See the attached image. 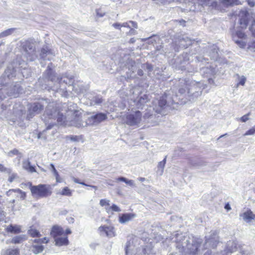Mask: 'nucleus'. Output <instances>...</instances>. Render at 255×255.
Wrapping results in <instances>:
<instances>
[{
  "label": "nucleus",
  "instance_id": "nucleus-17",
  "mask_svg": "<svg viewBox=\"0 0 255 255\" xmlns=\"http://www.w3.org/2000/svg\"><path fill=\"white\" fill-rule=\"evenodd\" d=\"M114 227L112 226H100L98 230L100 232H104L108 237H112L115 236Z\"/></svg>",
  "mask_w": 255,
  "mask_h": 255
},
{
  "label": "nucleus",
  "instance_id": "nucleus-28",
  "mask_svg": "<svg viewBox=\"0 0 255 255\" xmlns=\"http://www.w3.org/2000/svg\"><path fill=\"white\" fill-rule=\"evenodd\" d=\"M44 249L43 246L33 245L31 246V251L35 255H37L42 253Z\"/></svg>",
  "mask_w": 255,
  "mask_h": 255
},
{
  "label": "nucleus",
  "instance_id": "nucleus-21",
  "mask_svg": "<svg viewBox=\"0 0 255 255\" xmlns=\"http://www.w3.org/2000/svg\"><path fill=\"white\" fill-rule=\"evenodd\" d=\"M135 217V215L132 213L123 214L119 217V222L121 224H126L131 221Z\"/></svg>",
  "mask_w": 255,
  "mask_h": 255
},
{
  "label": "nucleus",
  "instance_id": "nucleus-57",
  "mask_svg": "<svg viewBox=\"0 0 255 255\" xmlns=\"http://www.w3.org/2000/svg\"><path fill=\"white\" fill-rule=\"evenodd\" d=\"M113 26L116 29H121V23H115L113 24Z\"/></svg>",
  "mask_w": 255,
  "mask_h": 255
},
{
  "label": "nucleus",
  "instance_id": "nucleus-24",
  "mask_svg": "<svg viewBox=\"0 0 255 255\" xmlns=\"http://www.w3.org/2000/svg\"><path fill=\"white\" fill-rule=\"evenodd\" d=\"M55 245L58 247L67 246L69 244V241L67 237H58L54 238Z\"/></svg>",
  "mask_w": 255,
  "mask_h": 255
},
{
  "label": "nucleus",
  "instance_id": "nucleus-40",
  "mask_svg": "<svg viewBox=\"0 0 255 255\" xmlns=\"http://www.w3.org/2000/svg\"><path fill=\"white\" fill-rule=\"evenodd\" d=\"M24 240V237L21 236H16L13 237L11 241V243L13 244H19Z\"/></svg>",
  "mask_w": 255,
  "mask_h": 255
},
{
  "label": "nucleus",
  "instance_id": "nucleus-41",
  "mask_svg": "<svg viewBox=\"0 0 255 255\" xmlns=\"http://www.w3.org/2000/svg\"><path fill=\"white\" fill-rule=\"evenodd\" d=\"M61 194L64 196H70L72 193L71 190L67 187H65L63 189Z\"/></svg>",
  "mask_w": 255,
  "mask_h": 255
},
{
  "label": "nucleus",
  "instance_id": "nucleus-36",
  "mask_svg": "<svg viewBox=\"0 0 255 255\" xmlns=\"http://www.w3.org/2000/svg\"><path fill=\"white\" fill-rule=\"evenodd\" d=\"M50 166L51 167V171L53 173L54 176L56 178V182H60L61 181H60L59 175L58 174V172H57V171L55 169L54 165L53 163H51Z\"/></svg>",
  "mask_w": 255,
  "mask_h": 255
},
{
  "label": "nucleus",
  "instance_id": "nucleus-26",
  "mask_svg": "<svg viewBox=\"0 0 255 255\" xmlns=\"http://www.w3.org/2000/svg\"><path fill=\"white\" fill-rule=\"evenodd\" d=\"M179 46L187 48L188 46L192 44V40L187 36L183 37L179 40Z\"/></svg>",
  "mask_w": 255,
  "mask_h": 255
},
{
  "label": "nucleus",
  "instance_id": "nucleus-47",
  "mask_svg": "<svg viewBox=\"0 0 255 255\" xmlns=\"http://www.w3.org/2000/svg\"><path fill=\"white\" fill-rule=\"evenodd\" d=\"M156 51H158V54H163L166 53H167L168 52L167 51H165L163 49V47L161 45L159 46V47H157L156 49Z\"/></svg>",
  "mask_w": 255,
  "mask_h": 255
},
{
  "label": "nucleus",
  "instance_id": "nucleus-2",
  "mask_svg": "<svg viewBox=\"0 0 255 255\" xmlns=\"http://www.w3.org/2000/svg\"><path fill=\"white\" fill-rule=\"evenodd\" d=\"M182 81H184L185 87L180 88L179 89V100H183L185 98L189 101H194L201 95L202 90L204 89L202 83L189 79L182 80Z\"/></svg>",
  "mask_w": 255,
  "mask_h": 255
},
{
  "label": "nucleus",
  "instance_id": "nucleus-34",
  "mask_svg": "<svg viewBox=\"0 0 255 255\" xmlns=\"http://www.w3.org/2000/svg\"><path fill=\"white\" fill-rule=\"evenodd\" d=\"M221 1L227 6L238 5L240 3L238 0H221Z\"/></svg>",
  "mask_w": 255,
  "mask_h": 255
},
{
  "label": "nucleus",
  "instance_id": "nucleus-38",
  "mask_svg": "<svg viewBox=\"0 0 255 255\" xmlns=\"http://www.w3.org/2000/svg\"><path fill=\"white\" fill-rule=\"evenodd\" d=\"M118 181H123L126 183L127 184L130 186H134V181L132 180H128L126 178L124 177H120L117 179Z\"/></svg>",
  "mask_w": 255,
  "mask_h": 255
},
{
  "label": "nucleus",
  "instance_id": "nucleus-30",
  "mask_svg": "<svg viewBox=\"0 0 255 255\" xmlns=\"http://www.w3.org/2000/svg\"><path fill=\"white\" fill-rule=\"evenodd\" d=\"M199 3L202 5H208L212 7L216 6V2L215 0H198Z\"/></svg>",
  "mask_w": 255,
  "mask_h": 255
},
{
  "label": "nucleus",
  "instance_id": "nucleus-3",
  "mask_svg": "<svg viewBox=\"0 0 255 255\" xmlns=\"http://www.w3.org/2000/svg\"><path fill=\"white\" fill-rule=\"evenodd\" d=\"M202 243V240L192 237L183 236L179 240L177 248L181 250V252H185L191 255H200L201 253L200 248Z\"/></svg>",
  "mask_w": 255,
  "mask_h": 255
},
{
  "label": "nucleus",
  "instance_id": "nucleus-12",
  "mask_svg": "<svg viewBox=\"0 0 255 255\" xmlns=\"http://www.w3.org/2000/svg\"><path fill=\"white\" fill-rule=\"evenodd\" d=\"M44 109V106L40 103L37 102L31 104L28 108L26 118L29 120L35 115L38 114Z\"/></svg>",
  "mask_w": 255,
  "mask_h": 255
},
{
  "label": "nucleus",
  "instance_id": "nucleus-50",
  "mask_svg": "<svg viewBox=\"0 0 255 255\" xmlns=\"http://www.w3.org/2000/svg\"><path fill=\"white\" fill-rule=\"evenodd\" d=\"M6 216V213L3 210H0V222L4 221Z\"/></svg>",
  "mask_w": 255,
  "mask_h": 255
},
{
  "label": "nucleus",
  "instance_id": "nucleus-35",
  "mask_svg": "<svg viewBox=\"0 0 255 255\" xmlns=\"http://www.w3.org/2000/svg\"><path fill=\"white\" fill-rule=\"evenodd\" d=\"M15 30V28L7 29L0 33V38L6 37L11 35Z\"/></svg>",
  "mask_w": 255,
  "mask_h": 255
},
{
  "label": "nucleus",
  "instance_id": "nucleus-64",
  "mask_svg": "<svg viewBox=\"0 0 255 255\" xmlns=\"http://www.w3.org/2000/svg\"><path fill=\"white\" fill-rule=\"evenodd\" d=\"M225 209L228 211H229L231 209L230 205L229 203H227L225 206Z\"/></svg>",
  "mask_w": 255,
  "mask_h": 255
},
{
  "label": "nucleus",
  "instance_id": "nucleus-13",
  "mask_svg": "<svg viewBox=\"0 0 255 255\" xmlns=\"http://www.w3.org/2000/svg\"><path fill=\"white\" fill-rule=\"evenodd\" d=\"M141 120V113L136 111L133 114H129L127 117V124L130 126H136L140 123Z\"/></svg>",
  "mask_w": 255,
  "mask_h": 255
},
{
  "label": "nucleus",
  "instance_id": "nucleus-32",
  "mask_svg": "<svg viewBox=\"0 0 255 255\" xmlns=\"http://www.w3.org/2000/svg\"><path fill=\"white\" fill-rule=\"evenodd\" d=\"M1 255H19V253L17 249H9L2 251Z\"/></svg>",
  "mask_w": 255,
  "mask_h": 255
},
{
  "label": "nucleus",
  "instance_id": "nucleus-33",
  "mask_svg": "<svg viewBox=\"0 0 255 255\" xmlns=\"http://www.w3.org/2000/svg\"><path fill=\"white\" fill-rule=\"evenodd\" d=\"M6 231L8 232L18 233L20 231V228L16 225H10L6 228Z\"/></svg>",
  "mask_w": 255,
  "mask_h": 255
},
{
  "label": "nucleus",
  "instance_id": "nucleus-55",
  "mask_svg": "<svg viewBox=\"0 0 255 255\" xmlns=\"http://www.w3.org/2000/svg\"><path fill=\"white\" fill-rule=\"evenodd\" d=\"M196 58H197V61H198V62H203L204 61H205V63H208V59H207L205 58H203L202 57H196Z\"/></svg>",
  "mask_w": 255,
  "mask_h": 255
},
{
  "label": "nucleus",
  "instance_id": "nucleus-31",
  "mask_svg": "<svg viewBox=\"0 0 255 255\" xmlns=\"http://www.w3.org/2000/svg\"><path fill=\"white\" fill-rule=\"evenodd\" d=\"M12 192L17 193V197H19L22 200H24L26 197V193L19 189L9 190L8 193L10 194Z\"/></svg>",
  "mask_w": 255,
  "mask_h": 255
},
{
  "label": "nucleus",
  "instance_id": "nucleus-18",
  "mask_svg": "<svg viewBox=\"0 0 255 255\" xmlns=\"http://www.w3.org/2000/svg\"><path fill=\"white\" fill-rule=\"evenodd\" d=\"M64 233V230L62 227L57 225H54L52 227L50 235L54 239L62 235Z\"/></svg>",
  "mask_w": 255,
  "mask_h": 255
},
{
  "label": "nucleus",
  "instance_id": "nucleus-1",
  "mask_svg": "<svg viewBox=\"0 0 255 255\" xmlns=\"http://www.w3.org/2000/svg\"><path fill=\"white\" fill-rule=\"evenodd\" d=\"M52 63H50L47 67L46 72L43 74L42 77H40L36 83L37 87H39L42 90H47L60 93L63 97H67L69 95L66 89V86L76 93L82 92L84 87L81 85L79 86L75 82L74 77L72 75H63L61 77L57 76L53 73L51 68Z\"/></svg>",
  "mask_w": 255,
  "mask_h": 255
},
{
  "label": "nucleus",
  "instance_id": "nucleus-59",
  "mask_svg": "<svg viewBox=\"0 0 255 255\" xmlns=\"http://www.w3.org/2000/svg\"><path fill=\"white\" fill-rule=\"evenodd\" d=\"M202 71H203V72L206 73H209V72L211 71L210 69H209L208 67H203L202 68Z\"/></svg>",
  "mask_w": 255,
  "mask_h": 255
},
{
  "label": "nucleus",
  "instance_id": "nucleus-63",
  "mask_svg": "<svg viewBox=\"0 0 255 255\" xmlns=\"http://www.w3.org/2000/svg\"><path fill=\"white\" fill-rule=\"evenodd\" d=\"M137 74L139 76H142L143 75V71L141 69H138L137 70Z\"/></svg>",
  "mask_w": 255,
  "mask_h": 255
},
{
  "label": "nucleus",
  "instance_id": "nucleus-46",
  "mask_svg": "<svg viewBox=\"0 0 255 255\" xmlns=\"http://www.w3.org/2000/svg\"><path fill=\"white\" fill-rule=\"evenodd\" d=\"M20 155L21 156V153L19 152V151L17 149H14L9 151L8 152V155L9 156H12L13 155Z\"/></svg>",
  "mask_w": 255,
  "mask_h": 255
},
{
  "label": "nucleus",
  "instance_id": "nucleus-14",
  "mask_svg": "<svg viewBox=\"0 0 255 255\" xmlns=\"http://www.w3.org/2000/svg\"><path fill=\"white\" fill-rule=\"evenodd\" d=\"M74 119L71 121V125L77 127H83L86 125V123H85L82 121L81 119L82 113L81 112L78 110H74Z\"/></svg>",
  "mask_w": 255,
  "mask_h": 255
},
{
  "label": "nucleus",
  "instance_id": "nucleus-19",
  "mask_svg": "<svg viewBox=\"0 0 255 255\" xmlns=\"http://www.w3.org/2000/svg\"><path fill=\"white\" fill-rule=\"evenodd\" d=\"M243 220L247 223H250L255 219V214L251 210H248L240 215Z\"/></svg>",
  "mask_w": 255,
  "mask_h": 255
},
{
  "label": "nucleus",
  "instance_id": "nucleus-42",
  "mask_svg": "<svg viewBox=\"0 0 255 255\" xmlns=\"http://www.w3.org/2000/svg\"><path fill=\"white\" fill-rule=\"evenodd\" d=\"M9 178H8V181L10 182H12L15 179H16L18 177L17 173H12V171H11V173L9 174Z\"/></svg>",
  "mask_w": 255,
  "mask_h": 255
},
{
  "label": "nucleus",
  "instance_id": "nucleus-6",
  "mask_svg": "<svg viewBox=\"0 0 255 255\" xmlns=\"http://www.w3.org/2000/svg\"><path fill=\"white\" fill-rule=\"evenodd\" d=\"M22 90L19 84L17 82L4 86L0 89V102L6 98L7 96L17 97Z\"/></svg>",
  "mask_w": 255,
  "mask_h": 255
},
{
  "label": "nucleus",
  "instance_id": "nucleus-9",
  "mask_svg": "<svg viewBox=\"0 0 255 255\" xmlns=\"http://www.w3.org/2000/svg\"><path fill=\"white\" fill-rule=\"evenodd\" d=\"M206 238L205 243L203 245L202 250L207 249L208 248H215L216 247L219 242L218 232L216 231H212L210 237H206Z\"/></svg>",
  "mask_w": 255,
  "mask_h": 255
},
{
  "label": "nucleus",
  "instance_id": "nucleus-61",
  "mask_svg": "<svg viewBox=\"0 0 255 255\" xmlns=\"http://www.w3.org/2000/svg\"><path fill=\"white\" fill-rule=\"evenodd\" d=\"M121 27H129V28H130V25L129 24V22L128 23V22H124L122 24H121Z\"/></svg>",
  "mask_w": 255,
  "mask_h": 255
},
{
  "label": "nucleus",
  "instance_id": "nucleus-56",
  "mask_svg": "<svg viewBox=\"0 0 255 255\" xmlns=\"http://www.w3.org/2000/svg\"><path fill=\"white\" fill-rule=\"evenodd\" d=\"M250 29L252 31L253 34L255 35V23L252 24Z\"/></svg>",
  "mask_w": 255,
  "mask_h": 255
},
{
  "label": "nucleus",
  "instance_id": "nucleus-11",
  "mask_svg": "<svg viewBox=\"0 0 255 255\" xmlns=\"http://www.w3.org/2000/svg\"><path fill=\"white\" fill-rule=\"evenodd\" d=\"M13 113L14 117L9 121L15 123L18 121H22L24 118V115L25 113L24 108L20 105H15L13 108Z\"/></svg>",
  "mask_w": 255,
  "mask_h": 255
},
{
  "label": "nucleus",
  "instance_id": "nucleus-37",
  "mask_svg": "<svg viewBox=\"0 0 255 255\" xmlns=\"http://www.w3.org/2000/svg\"><path fill=\"white\" fill-rule=\"evenodd\" d=\"M28 233L29 235H30L31 237L33 238L39 237L41 236L38 230L32 228H30V229L28 230Z\"/></svg>",
  "mask_w": 255,
  "mask_h": 255
},
{
  "label": "nucleus",
  "instance_id": "nucleus-25",
  "mask_svg": "<svg viewBox=\"0 0 255 255\" xmlns=\"http://www.w3.org/2000/svg\"><path fill=\"white\" fill-rule=\"evenodd\" d=\"M22 168L29 172H36L35 167L31 165V163L28 159H25L22 161Z\"/></svg>",
  "mask_w": 255,
  "mask_h": 255
},
{
  "label": "nucleus",
  "instance_id": "nucleus-27",
  "mask_svg": "<svg viewBox=\"0 0 255 255\" xmlns=\"http://www.w3.org/2000/svg\"><path fill=\"white\" fill-rule=\"evenodd\" d=\"M218 48L215 45H213L210 47V52L209 53V56L213 60H216L219 56L218 53Z\"/></svg>",
  "mask_w": 255,
  "mask_h": 255
},
{
  "label": "nucleus",
  "instance_id": "nucleus-48",
  "mask_svg": "<svg viewBox=\"0 0 255 255\" xmlns=\"http://www.w3.org/2000/svg\"><path fill=\"white\" fill-rule=\"evenodd\" d=\"M94 101L97 104H100L102 103L103 99L100 96H96L94 98Z\"/></svg>",
  "mask_w": 255,
  "mask_h": 255
},
{
  "label": "nucleus",
  "instance_id": "nucleus-16",
  "mask_svg": "<svg viewBox=\"0 0 255 255\" xmlns=\"http://www.w3.org/2000/svg\"><path fill=\"white\" fill-rule=\"evenodd\" d=\"M248 15L249 13L246 10H242L239 13V16L241 17L240 19V24L242 28H246L247 26Z\"/></svg>",
  "mask_w": 255,
  "mask_h": 255
},
{
  "label": "nucleus",
  "instance_id": "nucleus-4",
  "mask_svg": "<svg viewBox=\"0 0 255 255\" xmlns=\"http://www.w3.org/2000/svg\"><path fill=\"white\" fill-rule=\"evenodd\" d=\"M176 100L165 94L159 100L153 101V109L157 114L166 115L168 111L171 109V106L176 103Z\"/></svg>",
  "mask_w": 255,
  "mask_h": 255
},
{
  "label": "nucleus",
  "instance_id": "nucleus-44",
  "mask_svg": "<svg viewBox=\"0 0 255 255\" xmlns=\"http://www.w3.org/2000/svg\"><path fill=\"white\" fill-rule=\"evenodd\" d=\"M0 171L10 174L11 173V169L4 167L3 165L0 163Z\"/></svg>",
  "mask_w": 255,
  "mask_h": 255
},
{
  "label": "nucleus",
  "instance_id": "nucleus-22",
  "mask_svg": "<svg viewBox=\"0 0 255 255\" xmlns=\"http://www.w3.org/2000/svg\"><path fill=\"white\" fill-rule=\"evenodd\" d=\"M237 245L234 242H229L228 243L227 250L222 253V255H229L231 253L236 251Z\"/></svg>",
  "mask_w": 255,
  "mask_h": 255
},
{
  "label": "nucleus",
  "instance_id": "nucleus-39",
  "mask_svg": "<svg viewBox=\"0 0 255 255\" xmlns=\"http://www.w3.org/2000/svg\"><path fill=\"white\" fill-rule=\"evenodd\" d=\"M237 76L238 77V82L237 84V86L238 87L240 85L242 86H244L246 81V77L244 76H242L241 77H240L238 74H237Z\"/></svg>",
  "mask_w": 255,
  "mask_h": 255
},
{
  "label": "nucleus",
  "instance_id": "nucleus-60",
  "mask_svg": "<svg viewBox=\"0 0 255 255\" xmlns=\"http://www.w3.org/2000/svg\"><path fill=\"white\" fill-rule=\"evenodd\" d=\"M40 240H41V243L47 244L49 241V240L46 237H44L43 239H41Z\"/></svg>",
  "mask_w": 255,
  "mask_h": 255
},
{
  "label": "nucleus",
  "instance_id": "nucleus-49",
  "mask_svg": "<svg viewBox=\"0 0 255 255\" xmlns=\"http://www.w3.org/2000/svg\"><path fill=\"white\" fill-rule=\"evenodd\" d=\"M109 200H107L106 199H101L100 201V204L101 206H104L105 205H109Z\"/></svg>",
  "mask_w": 255,
  "mask_h": 255
},
{
  "label": "nucleus",
  "instance_id": "nucleus-54",
  "mask_svg": "<svg viewBox=\"0 0 255 255\" xmlns=\"http://www.w3.org/2000/svg\"><path fill=\"white\" fill-rule=\"evenodd\" d=\"M250 115V113H248V114H246L243 117H242L240 119L241 121L242 122H246L249 120V116Z\"/></svg>",
  "mask_w": 255,
  "mask_h": 255
},
{
  "label": "nucleus",
  "instance_id": "nucleus-8",
  "mask_svg": "<svg viewBox=\"0 0 255 255\" xmlns=\"http://www.w3.org/2000/svg\"><path fill=\"white\" fill-rule=\"evenodd\" d=\"M22 47L25 53L27 60L32 61L37 57L36 51L33 45L28 41H24L22 42Z\"/></svg>",
  "mask_w": 255,
  "mask_h": 255
},
{
  "label": "nucleus",
  "instance_id": "nucleus-51",
  "mask_svg": "<svg viewBox=\"0 0 255 255\" xmlns=\"http://www.w3.org/2000/svg\"><path fill=\"white\" fill-rule=\"evenodd\" d=\"M235 42L241 47H244L246 46V43L242 40H234Z\"/></svg>",
  "mask_w": 255,
  "mask_h": 255
},
{
  "label": "nucleus",
  "instance_id": "nucleus-10",
  "mask_svg": "<svg viewBox=\"0 0 255 255\" xmlns=\"http://www.w3.org/2000/svg\"><path fill=\"white\" fill-rule=\"evenodd\" d=\"M15 64L16 65V63L13 62V63L9 64L4 71V76L6 77L9 79L16 76L17 70L20 71L21 74L24 75L25 67L21 69V68H22V66L16 67V66L14 65Z\"/></svg>",
  "mask_w": 255,
  "mask_h": 255
},
{
  "label": "nucleus",
  "instance_id": "nucleus-20",
  "mask_svg": "<svg viewBox=\"0 0 255 255\" xmlns=\"http://www.w3.org/2000/svg\"><path fill=\"white\" fill-rule=\"evenodd\" d=\"M182 57L184 58V60L180 63L181 65L183 64V63L189 60V58H188V55L187 54H185L184 55H182ZM192 65L188 63L186 66H184V65L181 66V69L187 70L188 72H193L194 71H197V68L195 67L193 69H192L190 67H191Z\"/></svg>",
  "mask_w": 255,
  "mask_h": 255
},
{
  "label": "nucleus",
  "instance_id": "nucleus-29",
  "mask_svg": "<svg viewBox=\"0 0 255 255\" xmlns=\"http://www.w3.org/2000/svg\"><path fill=\"white\" fill-rule=\"evenodd\" d=\"M147 101V96L144 95L143 96L140 97L139 99L137 100L136 107L138 109H142V107L145 104Z\"/></svg>",
  "mask_w": 255,
  "mask_h": 255
},
{
  "label": "nucleus",
  "instance_id": "nucleus-43",
  "mask_svg": "<svg viewBox=\"0 0 255 255\" xmlns=\"http://www.w3.org/2000/svg\"><path fill=\"white\" fill-rule=\"evenodd\" d=\"M166 156L165 157V158H164V159L162 161L159 162L158 164L157 167H158V169H160V168L161 169L162 173L163 172V169L164 168L165 164L166 163Z\"/></svg>",
  "mask_w": 255,
  "mask_h": 255
},
{
  "label": "nucleus",
  "instance_id": "nucleus-52",
  "mask_svg": "<svg viewBox=\"0 0 255 255\" xmlns=\"http://www.w3.org/2000/svg\"><path fill=\"white\" fill-rule=\"evenodd\" d=\"M110 209L113 211H115V212H120L121 211V209L118 206H117L115 204H113L111 207H110Z\"/></svg>",
  "mask_w": 255,
  "mask_h": 255
},
{
  "label": "nucleus",
  "instance_id": "nucleus-23",
  "mask_svg": "<svg viewBox=\"0 0 255 255\" xmlns=\"http://www.w3.org/2000/svg\"><path fill=\"white\" fill-rule=\"evenodd\" d=\"M53 55L51 51L49 50L47 47H43L41 49V53L40 54V58L43 59V60H50V56Z\"/></svg>",
  "mask_w": 255,
  "mask_h": 255
},
{
  "label": "nucleus",
  "instance_id": "nucleus-15",
  "mask_svg": "<svg viewBox=\"0 0 255 255\" xmlns=\"http://www.w3.org/2000/svg\"><path fill=\"white\" fill-rule=\"evenodd\" d=\"M107 118L106 114L98 113L90 117L89 118V121L91 124H97L105 121Z\"/></svg>",
  "mask_w": 255,
  "mask_h": 255
},
{
  "label": "nucleus",
  "instance_id": "nucleus-58",
  "mask_svg": "<svg viewBox=\"0 0 255 255\" xmlns=\"http://www.w3.org/2000/svg\"><path fill=\"white\" fill-rule=\"evenodd\" d=\"M129 23L131 24L130 27H133L135 28H137V23L134 21H129Z\"/></svg>",
  "mask_w": 255,
  "mask_h": 255
},
{
  "label": "nucleus",
  "instance_id": "nucleus-53",
  "mask_svg": "<svg viewBox=\"0 0 255 255\" xmlns=\"http://www.w3.org/2000/svg\"><path fill=\"white\" fill-rule=\"evenodd\" d=\"M236 35L239 38L242 39L245 37V33L241 31H237L236 32Z\"/></svg>",
  "mask_w": 255,
  "mask_h": 255
},
{
  "label": "nucleus",
  "instance_id": "nucleus-7",
  "mask_svg": "<svg viewBox=\"0 0 255 255\" xmlns=\"http://www.w3.org/2000/svg\"><path fill=\"white\" fill-rule=\"evenodd\" d=\"M30 189L32 196L38 198L46 197L52 193L50 186L46 184H39L37 186L31 185Z\"/></svg>",
  "mask_w": 255,
  "mask_h": 255
},
{
  "label": "nucleus",
  "instance_id": "nucleus-62",
  "mask_svg": "<svg viewBox=\"0 0 255 255\" xmlns=\"http://www.w3.org/2000/svg\"><path fill=\"white\" fill-rule=\"evenodd\" d=\"M136 31L134 29L131 28L129 31V34L130 35H134L135 34Z\"/></svg>",
  "mask_w": 255,
  "mask_h": 255
},
{
  "label": "nucleus",
  "instance_id": "nucleus-5",
  "mask_svg": "<svg viewBox=\"0 0 255 255\" xmlns=\"http://www.w3.org/2000/svg\"><path fill=\"white\" fill-rule=\"evenodd\" d=\"M44 117V121L45 123V125H47L46 130L52 128L55 125V122H53V120H55L57 119V122L61 124L64 119V116L63 114L60 113L50 105H49L47 107L45 111Z\"/></svg>",
  "mask_w": 255,
  "mask_h": 255
},
{
  "label": "nucleus",
  "instance_id": "nucleus-45",
  "mask_svg": "<svg viewBox=\"0 0 255 255\" xmlns=\"http://www.w3.org/2000/svg\"><path fill=\"white\" fill-rule=\"evenodd\" d=\"M255 134V127H254L247 131L244 136L252 135Z\"/></svg>",
  "mask_w": 255,
  "mask_h": 255
}]
</instances>
